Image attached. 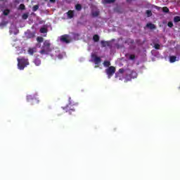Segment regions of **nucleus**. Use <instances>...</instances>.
<instances>
[{
  "label": "nucleus",
  "instance_id": "obj_34",
  "mask_svg": "<svg viewBox=\"0 0 180 180\" xmlns=\"http://www.w3.org/2000/svg\"><path fill=\"white\" fill-rule=\"evenodd\" d=\"M27 18H29V15L24 13L22 15V19H24L25 20H26V19H27Z\"/></svg>",
  "mask_w": 180,
  "mask_h": 180
},
{
  "label": "nucleus",
  "instance_id": "obj_26",
  "mask_svg": "<svg viewBox=\"0 0 180 180\" xmlns=\"http://www.w3.org/2000/svg\"><path fill=\"white\" fill-rule=\"evenodd\" d=\"M116 0H104L103 3L104 4H113Z\"/></svg>",
  "mask_w": 180,
  "mask_h": 180
},
{
  "label": "nucleus",
  "instance_id": "obj_17",
  "mask_svg": "<svg viewBox=\"0 0 180 180\" xmlns=\"http://www.w3.org/2000/svg\"><path fill=\"white\" fill-rule=\"evenodd\" d=\"M92 16H94V18H97V16H99V11H93L91 13Z\"/></svg>",
  "mask_w": 180,
  "mask_h": 180
},
{
  "label": "nucleus",
  "instance_id": "obj_15",
  "mask_svg": "<svg viewBox=\"0 0 180 180\" xmlns=\"http://www.w3.org/2000/svg\"><path fill=\"white\" fill-rule=\"evenodd\" d=\"M169 61H170V63H175V61H176V56H170Z\"/></svg>",
  "mask_w": 180,
  "mask_h": 180
},
{
  "label": "nucleus",
  "instance_id": "obj_3",
  "mask_svg": "<svg viewBox=\"0 0 180 180\" xmlns=\"http://www.w3.org/2000/svg\"><path fill=\"white\" fill-rule=\"evenodd\" d=\"M105 72L108 78H112V77H113V75L116 72V68H115V66H110L105 70Z\"/></svg>",
  "mask_w": 180,
  "mask_h": 180
},
{
  "label": "nucleus",
  "instance_id": "obj_30",
  "mask_svg": "<svg viewBox=\"0 0 180 180\" xmlns=\"http://www.w3.org/2000/svg\"><path fill=\"white\" fill-rule=\"evenodd\" d=\"M39 9V5H35L32 7L33 12H36Z\"/></svg>",
  "mask_w": 180,
  "mask_h": 180
},
{
  "label": "nucleus",
  "instance_id": "obj_35",
  "mask_svg": "<svg viewBox=\"0 0 180 180\" xmlns=\"http://www.w3.org/2000/svg\"><path fill=\"white\" fill-rule=\"evenodd\" d=\"M129 58H130V60H134V58H136V56H134V55H130V56H129Z\"/></svg>",
  "mask_w": 180,
  "mask_h": 180
},
{
  "label": "nucleus",
  "instance_id": "obj_39",
  "mask_svg": "<svg viewBox=\"0 0 180 180\" xmlns=\"http://www.w3.org/2000/svg\"><path fill=\"white\" fill-rule=\"evenodd\" d=\"M50 2H51L52 4H55L56 0H49Z\"/></svg>",
  "mask_w": 180,
  "mask_h": 180
},
{
  "label": "nucleus",
  "instance_id": "obj_8",
  "mask_svg": "<svg viewBox=\"0 0 180 180\" xmlns=\"http://www.w3.org/2000/svg\"><path fill=\"white\" fill-rule=\"evenodd\" d=\"M9 33H10V34L16 35V34H19V30L16 28V27H10Z\"/></svg>",
  "mask_w": 180,
  "mask_h": 180
},
{
  "label": "nucleus",
  "instance_id": "obj_19",
  "mask_svg": "<svg viewBox=\"0 0 180 180\" xmlns=\"http://www.w3.org/2000/svg\"><path fill=\"white\" fill-rule=\"evenodd\" d=\"M75 9H76V11H79L82 9V6L79 4H78L75 6Z\"/></svg>",
  "mask_w": 180,
  "mask_h": 180
},
{
  "label": "nucleus",
  "instance_id": "obj_6",
  "mask_svg": "<svg viewBox=\"0 0 180 180\" xmlns=\"http://www.w3.org/2000/svg\"><path fill=\"white\" fill-rule=\"evenodd\" d=\"M60 41H62L63 43H66L67 44H68V43H70V35L68 34H64L62 35L60 37Z\"/></svg>",
  "mask_w": 180,
  "mask_h": 180
},
{
  "label": "nucleus",
  "instance_id": "obj_23",
  "mask_svg": "<svg viewBox=\"0 0 180 180\" xmlns=\"http://www.w3.org/2000/svg\"><path fill=\"white\" fill-rule=\"evenodd\" d=\"M19 9H20V11H25L26 9V6H25V4H21L19 6Z\"/></svg>",
  "mask_w": 180,
  "mask_h": 180
},
{
  "label": "nucleus",
  "instance_id": "obj_5",
  "mask_svg": "<svg viewBox=\"0 0 180 180\" xmlns=\"http://www.w3.org/2000/svg\"><path fill=\"white\" fill-rule=\"evenodd\" d=\"M137 78V72L134 71H131L129 75H127L126 76V81L125 82H127V81H131V79Z\"/></svg>",
  "mask_w": 180,
  "mask_h": 180
},
{
  "label": "nucleus",
  "instance_id": "obj_4",
  "mask_svg": "<svg viewBox=\"0 0 180 180\" xmlns=\"http://www.w3.org/2000/svg\"><path fill=\"white\" fill-rule=\"evenodd\" d=\"M72 103H71V97L69 98V105L63 108V110H65L66 112L69 113V115H71L72 112H75V109L74 108H71Z\"/></svg>",
  "mask_w": 180,
  "mask_h": 180
},
{
  "label": "nucleus",
  "instance_id": "obj_40",
  "mask_svg": "<svg viewBox=\"0 0 180 180\" xmlns=\"http://www.w3.org/2000/svg\"><path fill=\"white\" fill-rule=\"evenodd\" d=\"M127 2H131V0H127Z\"/></svg>",
  "mask_w": 180,
  "mask_h": 180
},
{
  "label": "nucleus",
  "instance_id": "obj_24",
  "mask_svg": "<svg viewBox=\"0 0 180 180\" xmlns=\"http://www.w3.org/2000/svg\"><path fill=\"white\" fill-rule=\"evenodd\" d=\"M40 33H47V28L41 27L39 30Z\"/></svg>",
  "mask_w": 180,
  "mask_h": 180
},
{
  "label": "nucleus",
  "instance_id": "obj_7",
  "mask_svg": "<svg viewBox=\"0 0 180 180\" xmlns=\"http://www.w3.org/2000/svg\"><path fill=\"white\" fill-rule=\"evenodd\" d=\"M91 57L94 58V64H96V65H98L102 61V59H101L100 57L96 56L95 54L91 55Z\"/></svg>",
  "mask_w": 180,
  "mask_h": 180
},
{
  "label": "nucleus",
  "instance_id": "obj_22",
  "mask_svg": "<svg viewBox=\"0 0 180 180\" xmlns=\"http://www.w3.org/2000/svg\"><path fill=\"white\" fill-rule=\"evenodd\" d=\"M103 65L104 67H108L110 65V61L109 60H105L103 62Z\"/></svg>",
  "mask_w": 180,
  "mask_h": 180
},
{
  "label": "nucleus",
  "instance_id": "obj_1",
  "mask_svg": "<svg viewBox=\"0 0 180 180\" xmlns=\"http://www.w3.org/2000/svg\"><path fill=\"white\" fill-rule=\"evenodd\" d=\"M51 46V44L50 43V41L45 40L42 46V49L39 51L40 54L42 56L49 54L50 51H51V48H50Z\"/></svg>",
  "mask_w": 180,
  "mask_h": 180
},
{
  "label": "nucleus",
  "instance_id": "obj_21",
  "mask_svg": "<svg viewBox=\"0 0 180 180\" xmlns=\"http://www.w3.org/2000/svg\"><path fill=\"white\" fill-rule=\"evenodd\" d=\"M162 12H164L165 13H168V12H169V8H168V7L165 6L162 8Z\"/></svg>",
  "mask_w": 180,
  "mask_h": 180
},
{
  "label": "nucleus",
  "instance_id": "obj_10",
  "mask_svg": "<svg viewBox=\"0 0 180 180\" xmlns=\"http://www.w3.org/2000/svg\"><path fill=\"white\" fill-rule=\"evenodd\" d=\"M37 49L35 47L28 49V54H30V56H33V54H34V53H37Z\"/></svg>",
  "mask_w": 180,
  "mask_h": 180
},
{
  "label": "nucleus",
  "instance_id": "obj_16",
  "mask_svg": "<svg viewBox=\"0 0 180 180\" xmlns=\"http://www.w3.org/2000/svg\"><path fill=\"white\" fill-rule=\"evenodd\" d=\"M93 40L94 41H95L96 43L99 41V35L98 34H94L93 37Z\"/></svg>",
  "mask_w": 180,
  "mask_h": 180
},
{
  "label": "nucleus",
  "instance_id": "obj_32",
  "mask_svg": "<svg viewBox=\"0 0 180 180\" xmlns=\"http://www.w3.org/2000/svg\"><path fill=\"white\" fill-rule=\"evenodd\" d=\"M6 24H7V22H5V21H3V22H0V27H5V25H6Z\"/></svg>",
  "mask_w": 180,
  "mask_h": 180
},
{
  "label": "nucleus",
  "instance_id": "obj_11",
  "mask_svg": "<svg viewBox=\"0 0 180 180\" xmlns=\"http://www.w3.org/2000/svg\"><path fill=\"white\" fill-rule=\"evenodd\" d=\"M146 27H148L149 29H150L151 30H153V29H155V25L149 22L146 24Z\"/></svg>",
  "mask_w": 180,
  "mask_h": 180
},
{
  "label": "nucleus",
  "instance_id": "obj_13",
  "mask_svg": "<svg viewBox=\"0 0 180 180\" xmlns=\"http://www.w3.org/2000/svg\"><path fill=\"white\" fill-rule=\"evenodd\" d=\"M27 37H28V39H33V37H34V32H27Z\"/></svg>",
  "mask_w": 180,
  "mask_h": 180
},
{
  "label": "nucleus",
  "instance_id": "obj_29",
  "mask_svg": "<svg viewBox=\"0 0 180 180\" xmlns=\"http://www.w3.org/2000/svg\"><path fill=\"white\" fill-rule=\"evenodd\" d=\"M154 47L155 50H160L161 45H160L159 44H155Z\"/></svg>",
  "mask_w": 180,
  "mask_h": 180
},
{
  "label": "nucleus",
  "instance_id": "obj_25",
  "mask_svg": "<svg viewBox=\"0 0 180 180\" xmlns=\"http://www.w3.org/2000/svg\"><path fill=\"white\" fill-rule=\"evenodd\" d=\"M174 23H178V22H180V17L179 16H175L174 18Z\"/></svg>",
  "mask_w": 180,
  "mask_h": 180
},
{
  "label": "nucleus",
  "instance_id": "obj_14",
  "mask_svg": "<svg viewBox=\"0 0 180 180\" xmlns=\"http://www.w3.org/2000/svg\"><path fill=\"white\" fill-rule=\"evenodd\" d=\"M125 43H127V44H134V40L131 39H126Z\"/></svg>",
  "mask_w": 180,
  "mask_h": 180
},
{
  "label": "nucleus",
  "instance_id": "obj_31",
  "mask_svg": "<svg viewBox=\"0 0 180 180\" xmlns=\"http://www.w3.org/2000/svg\"><path fill=\"white\" fill-rule=\"evenodd\" d=\"M27 101L28 102H30V101H33V96H32L31 95H29L27 96Z\"/></svg>",
  "mask_w": 180,
  "mask_h": 180
},
{
  "label": "nucleus",
  "instance_id": "obj_36",
  "mask_svg": "<svg viewBox=\"0 0 180 180\" xmlns=\"http://www.w3.org/2000/svg\"><path fill=\"white\" fill-rule=\"evenodd\" d=\"M118 71H119L120 74H123V72H124V69L120 68Z\"/></svg>",
  "mask_w": 180,
  "mask_h": 180
},
{
  "label": "nucleus",
  "instance_id": "obj_2",
  "mask_svg": "<svg viewBox=\"0 0 180 180\" xmlns=\"http://www.w3.org/2000/svg\"><path fill=\"white\" fill-rule=\"evenodd\" d=\"M18 70H25L29 65V59L26 58H17Z\"/></svg>",
  "mask_w": 180,
  "mask_h": 180
},
{
  "label": "nucleus",
  "instance_id": "obj_33",
  "mask_svg": "<svg viewBox=\"0 0 180 180\" xmlns=\"http://www.w3.org/2000/svg\"><path fill=\"white\" fill-rule=\"evenodd\" d=\"M167 26L169 27H174V23L172 22V21H169L168 23H167Z\"/></svg>",
  "mask_w": 180,
  "mask_h": 180
},
{
  "label": "nucleus",
  "instance_id": "obj_9",
  "mask_svg": "<svg viewBox=\"0 0 180 180\" xmlns=\"http://www.w3.org/2000/svg\"><path fill=\"white\" fill-rule=\"evenodd\" d=\"M101 47H110V41H101Z\"/></svg>",
  "mask_w": 180,
  "mask_h": 180
},
{
  "label": "nucleus",
  "instance_id": "obj_18",
  "mask_svg": "<svg viewBox=\"0 0 180 180\" xmlns=\"http://www.w3.org/2000/svg\"><path fill=\"white\" fill-rule=\"evenodd\" d=\"M9 13H11V10L9 9H6L3 11V14L4 15V16H8Z\"/></svg>",
  "mask_w": 180,
  "mask_h": 180
},
{
  "label": "nucleus",
  "instance_id": "obj_27",
  "mask_svg": "<svg viewBox=\"0 0 180 180\" xmlns=\"http://www.w3.org/2000/svg\"><path fill=\"white\" fill-rule=\"evenodd\" d=\"M146 15H147L148 18H150V17L153 16V13L151 12V11L147 10Z\"/></svg>",
  "mask_w": 180,
  "mask_h": 180
},
{
  "label": "nucleus",
  "instance_id": "obj_20",
  "mask_svg": "<svg viewBox=\"0 0 180 180\" xmlns=\"http://www.w3.org/2000/svg\"><path fill=\"white\" fill-rule=\"evenodd\" d=\"M34 64L37 65H40L41 64V60H40L39 58H36L34 61Z\"/></svg>",
  "mask_w": 180,
  "mask_h": 180
},
{
  "label": "nucleus",
  "instance_id": "obj_28",
  "mask_svg": "<svg viewBox=\"0 0 180 180\" xmlns=\"http://www.w3.org/2000/svg\"><path fill=\"white\" fill-rule=\"evenodd\" d=\"M43 40H44V39L42 37H38L37 38V41H38V43H43Z\"/></svg>",
  "mask_w": 180,
  "mask_h": 180
},
{
  "label": "nucleus",
  "instance_id": "obj_12",
  "mask_svg": "<svg viewBox=\"0 0 180 180\" xmlns=\"http://www.w3.org/2000/svg\"><path fill=\"white\" fill-rule=\"evenodd\" d=\"M68 16L69 19H72V18H74V11H69L68 12Z\"/></svg>",
  "mask_w": 180,
  "mask_h": 180
},
{
  "label": "nucleus",
  "instance_id": "obj_38",
  "mask_svg": "<svg viewBox=\"0 0 180 180\" xmlns=\"http://www.w3.org/2000/svg\"><path fill=\"white\" fill-rule=\"evenodd\" d=\"M155 9H157V11H160L161 9V7H158V6H154Z\"/></svg>",
  "mask_w": 180,
  "mask_h": 180
},
{
  "label": "nucleus",
  "instance_id": "obj_37",
  "mask_svg": "<svg viewBox=\"0 0 180 180\" xmlns=\"http://www.w3.org/2000/svg\"><path fill=\"white\" fill-rule=\"evenodd\" d=\"M58 58L59 60H63V54H58Z\"/></svg>",
  "mask_w": 180,
  "mask_h": 180
}]
</instances>
